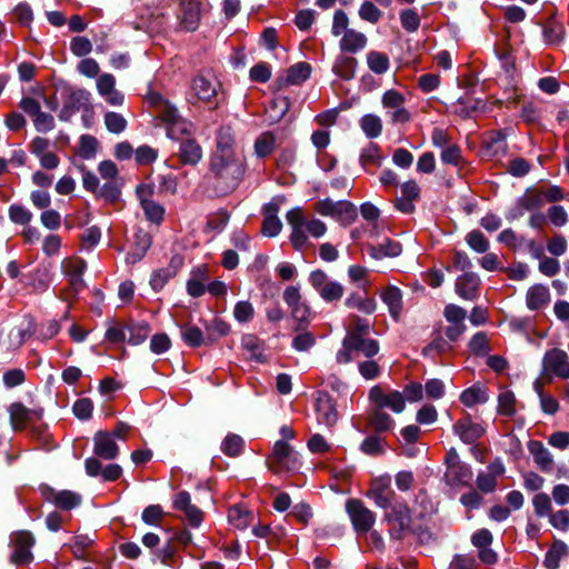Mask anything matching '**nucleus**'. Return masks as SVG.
<instances>
[{
  "label": "nucleus",
  "mask_w": 569,
  "mask_h": 569,
  "mask_svg": "<svg viewBox=\"0 0 569 569\" xmlns=\"http://www.w3.org/2000/svg\"><path fill=\"white\" fill-rule=\"evenodd\" d=\"M286 219L291 227L290 242L298 251H302L311 244L310 238L320 239L327 232L323 221L315 217H307L301 208L289 210Z\"/></svg>",
  "instance_id": "obj_1"
},
{
  "label": "nucleus",
  "mask_w": 569,
  "mask_h": 569,
  "mask_svg": "<svg viewBox=\"0 0 569 569\" xmlns=\"http://www.w3.org/2000/svg\"><path fill=\"white\" fill-rule=\"evenodd\" d=\"M209 170L224 192L234 190L246 172L244 160L237 154H212Z\"/></svg>",
  "instance_id": "obj_2"
},
{
  "label": "nucleus",
  "mask_w": 569,
  "mask_h": 569,
  "mask_svg": "<svg viewBox=\"0 0 569 569\" xmlns=\"http://www.w3.org/2000/svg\"><path fill=\"white\" fill-rule=\"evenodd\" d=\"M150 102L158 108V117L163 122L167 136L170 139L181 140L192 133L193 124L182 118L178 109L164 100L160 94H150Z\"/></svg>",
  "instance_id": "obj_3"
},
{
  "label": "nucleus",
  "mask_w": 569,
  "mask_h": 569,
  "mask_svg": "<svg viewBox=\"0 0 569 569\" xmlns=\"http://www.w3.org/2000/svg\"><path fill=\"white\" fill-rule=\"evenodd\" d=\"M379 351V345L376 340L368 337H356L346 335L340 350L336 355V361L339 365H346L357 359L359 356L371 358Z\"/></svg>",
  "instance_id": "obj_4"
},
{
  "label": "nucleus",
  "mask_w": 569,
  "mask_h": 569,
  "mask_svg": "<svg viewBox=\"0 0 569 569\" xmlns=\"http://www.w3.org/2000/svg\"><path fill=\"white\" fill-rule=\"evenodd\" d=\"M555 377L569 379V357L559 348H552L543 355L541 373L536 380L550 383Z\"/></svg>",
  "instance_id": "obj_5"
},
{
  "label": "nucleus",
  "mask_w": 569,
  "mask_h": 569,
  "mask_svg": "<svg viewBox=\"0 0 569 569\" xmlns=\"http://www.w3.org/2000/svg\"><path fill=\"white\" fill-rule=\"evenodd\" d=\"M269 469L279 473L281 471H293L300 468L299 455L283 440L276 441L272 453L268 457Z\"/></svg>",
  "instance_id": "obj_6"
},
{
  "label": "nucleus",
  "mask_w": 569,
  "mask_h": 569,
  "mask_svg": "<svg viewBox=\"0 0 569 569\" xmlns=\"http://www.w3.org/2000/svg\"><path fill=\"white\" fill-rule=\"evenodd\" d=\"M315 210L325 217H331L342 224H350L357 218V208L349 201H332L327 198L315 204Z\"/></svg>",
  "instance_id": "obj_7"
},
{
  "label": "nucleus",
  "mask_w": 569,
  "mask_h": 569,
  "mask_svg": "<svg viewBox=\"0 0 569 569\" xmlns=\"http://www.w3.org/2000/svg\"><path fill=\"white\" fill-rule=\"evenodd\" d=\"M405 103L406 96L396 89L385 91L381 97V104L385 109L389 110L388 113L393 123H405L411 119V114L406 109Z\"/></svg>",
  "instance_id": "obj_8"
},
{
  "label": "nucleus",
  "mask_w": 569,
  "mask_h": 569,
  "mask_svg": "<svg viewBox=\"0 0 569 569\" xmlns=\"http://www.w3.org/2000/svg\"><path fill=\"white\" fill-rule=\"evenodd\" d=\"M346 510L357 532H368L376 522L375 513L358 499H349Z\"/></svg>",
  "instance_id": "obj_9"
},
{
  "label": "nucleus",
  "mask_w": 569,
  "mask_h": 569,
  "mask_svg": "<svg viewBox=\"0 0 569 569\" xmlns=\"http://www.w3.org/2000/svg\"><path fill=\"white\" fill-rule=\"evenodd\" d=\"M34 537L30 531L21 530L11 535V545L13 548L11 561L16 565H24L33 559L31 548L34 545Z\"/></svg>",
  "instance_id": "obj_10"
},
{
  "label": "nucleus",
  "mask_w": 569,
  "mask_h": 569,
  "mask_svg": "<svg viewBox=\"0 0 569 569\" xmlns=\"http://www.w3.org/2000/svg\"><path fill=\"white\" fill-rule=\"evenodd\" d=\"M20 109L32 118L38 132H49L54 128V118L41 111L40 103L30 97H24L19 103Z\"/></svg>",
  "instance_id": "obj_11"
},
{
  "label": "nucleus",
  "mask_w": 569,
  "mask_h": 569,
  "mask_svg": "<svg viewBox=\"0 0 569 569\" xmlns=\"http://www.w3.org/2000/svg\"><path fill=\"white\" fill-rule=\"evenodd\" d=\"M395 496L389 476L375 478L367 491V497L372 499L376 506L382 509H388L391 506Z\"/></svg>",
  "instance_id": "obj_12"
},
{
  "label": "nucleus",
  "mask_w": 569,
  "mask_h": 569,
  "mask_svg": "<svg viewBox=\"0 0 569 569\" xmlns=\"http://www.w3.org/2000/svg\"><path fill=\"white\" fill-rule=\"evenodd\" d=\"M369 399L375 406L380 408H389L395 413H400L406 408L405 397L397 390L385 391L381 387L376 386L369 391Z\"/></svg>",
  "instance_id": "obj_13"
},
{
  "label": "nucleus",
  "mask_w": 569,
  "mask_h": 569,
  "mask_svg": "<svg viewBox=\"0 0 569 569\" xmlns=\"http://www.w3.org/2000/svg\"><path fill=\"white\" fill-rule=\"evenodd\" d=\"M87 268L84 260L72 257L61 262V269L69 280V293L74 296L84 288L82 274Z\"/></svg>",
  "instance_id": "obj_14"
},
{
  "label": "nucleus",
  "mask_w": 569,
  "mask_h": 569,
  "mask_svg": "<svg viewBox=\"0 0 569 569\" xmlns=\"http://www.w3.org/2000/svg\"><path fill=\"white\" fill-rule=\"evenodd\" d=\"M33 325L28 321L13 327L8 332H0V348L6 351H13L19 349L24 341L34 332Z\"/></svg>",
  "instance_id": "obj_15"
},
{
  "label": "nucleus",
  "mask_w": 569,
  "mask_h": 569,
  "mask_svg": "<svg viewBox=\"0 0 569 569\" xmlns=\"http://www.w3.org/2000/svg\"><path fill=\"white\" fill-rule=\"evenodd\" d=\"M283 300L291 311V316L300 323L307 322L310 317L309 306L302 301L300 288L298 286H289L283 291Z\"/></svg>",
  "instance_id": "obj_16"
},
{
  "label": "nucleus",
  "mask_w": 569,
  "mask_h": 569,
  "mask_svg": "<svg viewBox=\"0 0 569 569\" xmlns=\"http://www.w3.org/2000/svg\"><path fill=\"white\" fill-rule=\"evenodd\" d=\"M218 88L219 84L214 79L200 74L192 79L190 97L204 103H211L218 94Z\"/></svg>",
  "instance_id": "obj_17"
},
{
  "label": "nucleus",
  "mask_w": 569,
  "mask_h": 569,
  "mask_svg": "<svg viewBox=\"0 0 569 569\" xmlns=\"http://www.w3.org/2000/svg\"><path fill=\"white\" fill-rule=\"evenodd\" d=\"M505 473V466L501 460L491 462L486 471H479L476 478V485L480 492L491 493L496 490L498 478Z\"/></svg>",
  "instance_id": "obj_18"
},
{
  "label": "nucleus",
  "mask_w": 569,
  "mask_h": 569,
  "mask_svg": "<svg viewBox=\"0 0 569 569\" xmlns=\"http://www.w3.org/2000/svg\"><path fill=\"white\" fill-rule=\"evenodd\" d=\"M97 91L109 104L118 107L124 102V96L116 88V78L111 73H102L97 79Z\"/></svg>",
  "instance_id": "obj_19"
},
{
  "label": "nucleus",
  "mask_w": 569,
  "mask_h": 569,
  "mask_svg": "<svg viewBox=\"0 0 569 569\" xmlns=\"http://www.w3.org/2000/svg\"><path fill=\"white\" fill-rule=\"evenodd\" d=\"M93 452L98 458L113 460L119 455V447L110 431L99 430L93 436Z\"/></svg>",
  "instance_id": "obj_20"
},
{
  "label": "nucleus",
  "mask_w": 569,
  "mask_h": 569,
  "mask_svg": "<svg viewBox=\"0 0 569 569\" xmlns=\"http://www.w3.org/2000/svg\"><path fill=\"white\" fill-rule=\"evenodd\" d=\"M209 282V269L206 264H199L190 270L186 283L187 293L192 298H199L207 291Z\"/></svg>",
  "instance_id": "obj_21"
},
{
  "label": "nucleus",
  "mask_w": 569,
  "mask_h": 569,
  "mask_svg": "<svg viewBox=\"0 0 569 569\" xmlns=\"http://www.w3.org/2000/svg\"><path fill=\"white\" fill-rule=\"evenodd\" d=\"M453 432L461 441L471 445L482 437L485 429L481 425L473 422L471 416L467 413L455 422Z\"/></svg>",
  "instance_id": "obj_22"
},
{
  "label": "nucleus",
  "mask_w": 569,
  "mask_h": 569,
  "mask_svg": "<svg viewBox=\"0 0 569 569\" xmlns=\"http://www.w3.org/2000/svg\"><path fill=\"white\" fill-rule=\"evenodd\" d=\"M137 194L140 199L141 207L148 220L154 223H160L163 219L164 209L159 203L149 199L152 194V189L149 186L140 184L137 187Z\"/></svg>",
  "instance_id": "obj_23"
},
{
  "label": "nucleus",
  "mask_w": 569,
  "mask_h": 569,
  "mask_svg": "<svg viewBox=\"0 0 569 569\" xmlns=\"http://www.w3.org/2000/svg\"><path fill=\"white\" fill-rule=\"evenodd\" d=\"M86 472L90 477L102 476L104 481H114L122 475V469L117 463L108 465L102 468L100 460L97 457L87 458L84 461Z\"/></svg>",
  "instance_id": "obj_24"
},
{
  "label": "nucleus",
  "mask_w": 569,
  "mask_h": 569,
  "mask_svg": "<svg viewBox=\"0 0 569 569\" xmlns=\"http://www.w3.org/2000/svg\"><path fill=\"white\" fill-rule=\"evenodd\" d=\"M317 420L328 427L338 420V412L333 400L327 393H319L316 400Z\"/></svg>",
  "instance_id": "obj_25"
},
{
  "label": "nucleus",
  "mask_w": 569,
  "mask_h": 569,
  "mask_svg": "<svg viewBox=\"0 0 569 569\" xmlns=\"http://www.w3.org/2000/svg\"><path fill=\"white\" fill-rule=\"evenodd\" d=\"M480 279L473 272H465L457 278L456 292L465 300H475L479 295Z\"/></svg>",
  "instance_id": "obj_26"
},
{
  "label": "nucleus",
  "mask_w": 569,
  "mask_h": 569,
  "mask_svg": "<svg viewBox=\"0 0 569 569\" xmlns=\"http://www.w3.org/2000/svg\"><path fill=\"white\" fill-rule=\"evenodd\" d=\"M178 17L186 30H196L200 20L199 3L193 0H182L180 3V13Z\"/></svg>",
  "instance_id": "obj_27"
},
{
  "label": "nucleus",
  "mask_w": 569,
  "mask_h": 569,
  "mask_svg": "<svg viewBox=\"0 0 569 569\" xmlns=\"http://www.w3.org/2000/svg\"><path fill=\"white\" fill-rule=\"evenodd\" d=\"M382 302L388 307L393 319H398L402 311V292L396 286H388L380 291Z\"/></svg>",
  "instance_id": "obj_28"
},
{
  "label": "nucleus",
  "mask_w": 569,
  "mask_h": 569,
  "mask_svg": "<svg viewBox=\"0 0 569 569\" xmlns=\"http://www.w3.org/2000/svg\"><path fill=\"white\" fill-rule=\"evenodd\" d=\"M446 480L450 486H465L469 487L471 479L473 477V472L470 466L465 462H460L458 465H453L448 468L446 471Z\"/></svg>",
  "instance_id": "obj_29"
},
{
  "label": "nucleus",
  "mask_w": 569,
  "mask_h": 569,
  "mask_svg": "<svg viewBox=\"0 0 569 569\" xmlns=\"http://www.w3.org/2000/svg\"><path fill=\"white\" fill-rule=\"evenodd\" d=\"M10 422L14 430L24 429L34 418H39L37 411L29 410L23 405L16 402L9 408Z\"/></svg>",
  "instance_id": "obj_30"
},
{
  "label": "nucleus",
  "mask_w": 569,
  "mask_h": 569,
  "mask_svg": "<svg viewBox=\"0 0 569 569\" xmlns=\"http://www.w3.org/2000/svg\"><path fill=\"white\" fill-rule=\"evenodd\" d=\"M550 302V291L548 287L537 283L530 287L526 295V305L530 310H539L547 307Z\"/></svg>",
  "instance_id": "obj_31"
},
{
  "label": "nucleus",
  "mask_w": 569,
  "mask_h": 569,
  "mask_svg": "<svg viewBox=\"0 0 569 569\" xmlns=\"http://www.w3.org/2000/svg\"><path fill=\"white\" fill-rule=\"evenodd\" d=\"M367 37L360 31L355 29L346 30L342 34L339 47L342 52L356 53L361 51L367 46Z\"/></svg>",
  "instance_id": "obj_32"
},
{
  "label": "nucleus",
  "mask_w": 569,
  "mask_h": 569,
  "mask_svg": "<svg viewBox=\"0 0 569 569\" xmlns=\"http://www.w3.org/2000/svg\"><path fill=\"white\" fill-rule=\"evenodd\" d=\"M390 510L386 512V519L392 523L393 527H399L400 530L409 529L411 526V512L407 505L396 503L391 505Z\"/></svg>",
  "instance_id": "obj_33"
},
{
  "label": "nucleus",
  "mask_w": 569,
  "mask_h": 569,
  "mask_svg": "<svg viewBox=\"0 0 569 569\" xmlns=\"http://www.w3.org/2000/svg\"><path fill=\"white\" fill-rule=\"evenodd\" d=\"M179 158L183 164L196 166L202 159V149L196 140L187 138L180 143Z\"/></svg>",
  "instance_id": "obj_34"
},
{
  "label": "nucleus",
  "mask_w": 569,
  "mask_h": 569,
  "mask_svg": "<svg viewBox=\"0 0 569 569\" xmlns=\"http://www.w3.org/2000/svg\"><path fill=\"white\" fill-rule=\"evenodd\" d=\"M368 254L376 260L386 258V257H398L402 252V247L398 241L386 239L382 243L375 246H367Z\"/></svg>",
  "instance_id": "obj_35"
},
{
  "label": "nucleus",
  "mask_w": 569,
  "mask_h": 569,
  "mask_svg": "<svg viewBox=\"0 0 569 569\" xmlns=\"http://www.w3.org/2000/svg\"><path fill=\"white\" fill-rule=\"evenodd\" d=\"M27 283L33 290L42 292L47 290L51 283L50 267L47 264L38 266L32 272L27 276Z\"/></svg>",
  "instance_id": "obj_36"
},
{
  "label": "nucleus",
  "mask_w": 569,
  "mask_h": 569,
  "mask_svg": "<svg viewBox=\"0 0 569 569\" xmlns=\"http://www.w3.org/2000/svg\"><path fill=\"white\" fill-rule=\"evenodd\" d=\"M278 208L274 204L264 207V218L262 222V233L267 237H276L282 229V223L277 216Z\"/></svg>",
  "instance_id": "obj_37"
},
{
  "label": "nucleus",
  "mask_w": 569,
  "mask_h": 569,
  "mask_svg": "<svg viewBox=\"0 0 569 569\" xmlns=\"http://www.w3.org/2000/svg\"><path fill=\"white\" fill-rule=\"evenodd\" d=\"M358 61L356 58L350 56L340 54L332 67L335 74L343 80H350L356 74Z\"/></svg>",
  "instance_id": "obj_38"
},
{
  "label": "nucleus",
  "mask_w": 569,
  "mask_h": 569,
  "mask_svg": "<svg viewBox=\"0 0 569 569\" xmlns=\"http://www.w3.org/2000/svg\"><path fill=\"white\" fill-rule=\"evenodd\" d=\"M48 499L53 501V503L63 509V510H70L81 502V497L72 491L69 490H61V491H54L50 490V495L48 496Z\"/></svg>",
  "instance_id": "obj_39"
},
{
  "label": "nucleus",
  "mask_w": 569,
  "mask_h": 569,
  "mask_svg": "<svg viewBox=\"0 0 569 569\" xmlns=\"http://www.w3.org/2000/svg\"><path fill=\"white\" fill-rule=\"evenodd\" d=\"M212 154H236L234 132L230 127H221L217 134V148Z\"/></svg>",
  "instance_id": "obj_40"
},
{
  "label": "nucleus",
  "mask_w": 569,
  "mask_h": 569,
  "mask_svg": "<svg viewBox=\"0 0 569 569\" xmlns=\"http://www.w3.org/2000/svg\"><path fill=\"white\" fill-rule=\"evenodd\" d=\"M569 556V547L561 540H555L545 557L548 569H557L560 560Z\"/></svg>",
  "instance_id": "obj_41"
},
{
  "label": "nucleus",
  "mask_w": 569,
  "mask_h": 569,
  "mask_svg": "<svg viewBox=\"0 0 569 569\" xmlns=\"http://www.w3.org/2000/svg\"><path fill=\"white\" fill-rule=\"evenodd\" d=\"M359 126L365 136L369 139H376L382 133V120L375 113H367L359 120Z\"/></svg>",
  "instance_id": "obj_42"
},
{
  "label": "nucleus",
  "mask_w": 569,
  "mask_h": 569,
  "mask_svg": "<svg viewBox=\"0 0 569 569\" xmlns=\"http://www.w3.org/2000/svg\"><path fill=\"white\" fill-rule=\"evenodd\" d=\"M368 420L369 425L378 432L388 431L395 425L393 419L379 406H375L370 411Z\"/></svg>",
  "instance_id": "obj_43"
},
{
  "label": "nucleus",
  "mask_w": 569,
  "mask_h": 569,
  "mask_svg": "<svg viewBox=\"0 0 569 569\" xmlns=\"http://www.w3.org/2000/svg\"><path fill=\"white\" fill-rule=\"evenodd\" d=\"M486 153L489 157L502 156L507 151L506 136L500 132H491L485 140Z\"/></svg>",
  "instance_id": "obj_44"
},
{
  "label": "nucleus",
  "mask_w": 569,
  "mask_h": 569,
  "mask_svg": "<svg viewBox=\"0 0 569 569\" xmlns=\"http://www.w3.org/2000/svg\"><path fill=\"white\" fill-rule=\"evenodd\" d=\"M345 305L351 309H358L359 311L371 315L376 311L377 302L375 298L361 297L359 293H350L346 299Z\"/></svg>",
  "instance_id": "obj_45"
},
{
  "label": "nucleus",
  "mask_w": 569,
  "mask_h": 569,
  "mask_svg": "<svg viewBox=\"0 0 569 569\" xmlns=\"http://www.w3.org/2000/svg\"><path fill=\"white\" fill-rule=\"evenodd\" d=\"M546 385H548V382H543L542 380H535L533 389L540 399L542 411L548 415H553L559 410V403L556 398L543 392V387Z\"/></svg>",
  "instance_id": "obj_46"
},
{
  "label": "nucleus",
  "mask_w": 569,
  "mask_h": 569,
  "mask_svg": "<svg viewBox=\"0 0 569 569\" xmlns=\"http://www.w3.org/2000/svg\"><path fill=\"white\" fill-rule=\"evenodd\" d=\"M489 400V396L482 387L479 385H475L466 390H463L460 395V401L466 407H473L478 403H486Z\"/></svg>",
  "instance_id": "obj_47"
},
{
  "label": "nucleus",
  "mask_w": 569,
  "mask_h": 569,
  "mask_svg": "<svg viewBox=\"0 0 569 569\" xmlns=\"http://www.w3.org/2000/svg\"><path fill=\"white\" fill-rule=\"evenodd\" d=\"M181 337L182 340L190 347L197 348L202 345H208L207 335L202 332V330L194 325H186L181 327Z\"/></svg>",
  "instance_id": "obj_48"
},
{
  "label": "nucleus",
  "mask_w": 569,
  "mask_h": 569,
  "mask_svg": "<svg viewBox=\"0 0 569 569\" xmlns=\"http://www.w3.org/2000/svg\"><path fill=\"white\" fill-rule=\"evenodd\" d=\"M253 148L258 158L268 157L276 148V136L270 131L262 132L256 139Z\"/></svg>",
  "instance_id": "obj_49"
},
{
  "label": "nucleus",
  "mask_w": 569,
  "mask_h": 569,
  "mask_svg": "<svg viewBox=\"0 0 569 569\" xmlns=\"http://www.w3.org/2000/svg\"><path fill=\"white\" fill-rule=\"evenodd\" d=\"M244 448V440L236 433H228L221 442V451L231 458L240 456Z\"/></svg>",
  "instance_id": "obj_50"
},
{
  "label": "nucleus",
  "mask_w": 569,
  "mask_h": 569,
  "mask_svg": "<svg viewBox=\"0 0 569 569\" xmlns=\"http://www.w3.org/2000/svg\"><path fill=\"white\" fill-rule=\"evenodd\" d=\"M367 64L372 72L383 74L390 68V60L388 56L382 52L370 51L367 54Z\"/></svg>",
  "instance_id": "obj_51"
},
{
  "label": "nucleus",
  "mask_w": 569,
  "mask_h": 569,
  "mask_svg": "<svg viewBox=\"0 0 569 569\" xmlns=\"http://www.w3.org/2000/svg\"><path fill=\"white\" fill-rule=\"evenodd\" d=\"M310 64L307 62H299L288 69L286 81L289 84H300L310 77Z\"/></svg>",
  "instance_id": "obj_52"
},
{
  "label": "nucleus",
  "mask_w": 569,
  "mask_h": 569,
  "mask_svg": "<svg viewBox=\"0 0 569 569\" xmlns=\"http://www.w3.org/2000/svg\"><path fill=\"white\" fill-rule=\"evenodd\" d=\"M382 161L381 149L377 143H369L360 154V162L365 168L379 167Z\"/></svg>",
  "instance_id": "obj_53"
},
{
  "label": "nucleus",
  "mask_w": 569,
  "mask_h": 569,
  "mask_svg": "<svg viewBox=\"0 0 569 569\" xmlns=\"http://www.w3.org/2000/svg\"><path fill=\"white\" fill-rule=\"evenodd\" d=\"M368 276L369 270L366 267L352 264L348 268V277L350 281L365 291H367L368 288L371 286Z\"/></svg>",
  "instance_id": "obj_54"
},
{
  "label": "nucleus",
  "mask_w": 569,
  "mask_h": 569,
  "mask_svg": "<svg viewBox=\"0 0 569 569\" xmlns=\"http://www.w3.org/2000/svg\"><path fill=\"white\" fill-rule=\"evenodd\" d=\"M498 413L512 417L516 413V396L510 390H502L498 396Z\"/></svg>",
  "instance_id": "obj_55"
},
{
  "label": "nucleus",
  "mask_w": 569,
  "mask_h": 569,
  "mask_svg": "<svg viewBox=\"0 0 569 569\" xmlns=\"http://www.w3.org/2000/svg\"><path fill=\"white\" fill-rule=\"evenodd\" d=\"M8 216L11 222L20 226H27L33 218L32 212L22 204H11L8 209Z\"/></svg>",
  "instance_id": "obj_56"
},
{
  "label": "nucleus",
  "mask_w": 569,
  "mask_h": 569,
  "mask_svg": "<svg viewBox=\"0 0 569 569\" xmlns=\"http://www.w3.org/2000/svg\"><path fill=\"white\" fill-rule=\"evenodd\" d=\"M206 331L208 342L213 343L230 332V326L226 321L216 318L206 327Z\"/></svg>",
  "instance_id": "obj_57"
},
{
  "label": "nucleus",
  "mask_w": 569,
  "mask_h": 569,
  "mask_svg": "<svg viewBox=\"0 0 569 569\" xmlns=\"http://www.w3.org/2000/svg\"><path fill=\"white\" fill-rule=\"evenodd\" d=\"M150 329L147 323L127 326V341L137 346L142 343L149 336Z\"/></svg>",
  "instance_id": "obj_58"
},
{
  "label": "nucleus",
  "mask_w": 569,
  "mask_h": 569,
  "mask_svg": "<svg viewBox=\"0 0 569 569\" xmlns=\"http://www.w3.org/2000/svg\"><path fill=\"white\" fill-rule=\"evenodd\" d=\"M136 238V247L134 251L130 253V259L132 262L139 261L146 254L147 250L151 246V238L149 233L139 231L134 236Z\"/></svg>",
  "instance_id": "obj_59"
},
{
  "label": "nucleus",
  "mask_w": 569,
  "mask_h": 569,
  "mask_svg": "<svg viewBox=\"0 0 569 569\" xmlns=\"http://www.w3.org/2000/svg\"><path fill=\"white\" fill-rule=\"evenodd\" d=\"M543 206V194L541 191H529L519 199V207L526 211H533Z\"/></svg>",
  "instance_id": "obj_60"
},
{
  "label": "nucleus",
  "mask_w": 569,
  "mask_h": 569,
  "mask_svg": "<svg viewBox=\"0 0 569 569\" xmlns=\"http://www.w3.org/2000/svg\"><path fill=\"white\" fill-rule=\"evenodd\" d=\"M233 317L239 323H247L254 317V308L248 300L238 301L233 308Z\"/></svg>",
  "instance_id": "obj_61"
},
{
  "label": "nucleus",
  "mask_w": 569,
  "mask_h": 569,
  "mask_svg": "<svg viewBox=\"0 0 569 569\" xmlns=\"http://www.w3.org/2000/svg\"><path fill=\"white\" fill-rule=\"evenodd\" d=\"M104 124L110 132L119 134L126 130L127 120L122 114L109 111L104 114Z\"/></svg>",
  "instance_id": "obj_62"
},
{
  "label": "nucleus",
  "mask_w": 569,
  "mask_h": 569,
  "mask_svg": "<svg viewBox=\"0 0 569 569\" xmlns=\"http://www.w3.org/2000/svg\"><path fill=\"white\" fill-rule=\"evenodd\" d=\"M250 518L251 515L238 506L229 509L228 519L236 528H247L250 523Z\"/></svg>",
  "instance_id": "obj_63"
},
{
  "label": "nucleus",
  "mask_w": 569,
  "mask_h": 569,
  "mask_svg": "<svg viewBox=\"0 0 569 569\" xmlns=\"http://www.w3.org/2000/svg\"><path fill=\"white\" fill-rule=\"evenodd\" d=\"M441 161L447 164L459 167L463 163L462 152L458 144L452 143L441 151Z\"/></svg>",
  "instance_id": "obj_64"
}]
</instances>
